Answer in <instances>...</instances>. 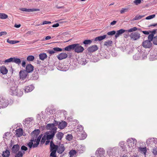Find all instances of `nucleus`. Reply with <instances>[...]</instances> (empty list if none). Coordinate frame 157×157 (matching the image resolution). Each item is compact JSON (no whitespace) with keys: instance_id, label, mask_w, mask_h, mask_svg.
<instances>
[{"instance_id":"42","label":"nucleus","mask_w":157,"mask_h":157,"mask_svg":"<svg viewBox=\"0 0 157 157\" xmlns=\"http://www.w3.org/2000/svg\"><path fill=\"white\" fill-rule=\"evenodd\" d=\"M140 55L138 53H136L133 56V58L135 60H138L140 58Z\"/></svg>"},{"instance_id":"39","label":"nucleus","mask_w":157,"mask_h":157,"mask_svg":"<svg viewBox=\"0 0 157 157\" xmlns=\"http://www.w3.org/2000/svg\"><path fill=\"white\" fill-rule=\"evenodd\" d=\"M66 139L68 141H71L73 139V136L71 134H68L66 136Z\"/></svg>"},{"instance_id":"43","label":"nucleus","mask_w":157,"mask_h":157,"mask_svg":"<svg viewBox=\"0 0 157 157\" xmlns=\"http://www.w3.org/2000/svg\"><path fill=\"white\" fill-rule=\"evenodd\" d=\"M155 14L151 15L145 18V19L146 20H150L154 18L155 17Z\"/></svg>"},{"instance_id":"15","label":"nucleus","mask_w":157,"mask_h":157,"mask_svg":"<svg viewBox=\"0 0 157 157\" xmlns=\"http://www.w3.org/2000/svg\"><path fill=\"white\" fill-rule=\"evenodd\" d=\"M67 125V123L65 121H63L61 122H59L58 128L61 129H64Z\"/></svg>"},{"instance_id":"41","label":"nucleus","mask_w":157,"mask_h":157,"mask_svg":"<svg viewBox=\"0 0 157 157\" xmlns=\"http://www.w3.org/2000/svg\"><path fill=\"white\" fill-rule=\"evenodd\" d=\"M92 43V41L90 40H85L83 42L85 44H90Z\"/></svg>"},{"instance_id":"31","label":"nucleus","mask_w":157,"mask_h":157,"mask_svg":"<svg viewBox=\"0 0 157 157\" xmlns=\"http://www.w3.org/2000/svg\"><path fill=\"white\" fill-rule=\"evenodd\" d=\"M144 15H137L134 18L133 21H135L141 19L142 18L144 17Z\"/></svg>"},{"instance_id":"44","label":"nucleus","mask_w":157,"mask_h":157,"mask_svg":"<svg viewBox=\"0 0 157 157\" xmlns=\"http://www.w3.org/2000/svg\"><path fill=\"white\" fill-rule=\"evenodd\" d=\"M139 149L140 151L143 152L145 154L147 152V149L146 147H140Z\"/></svg>"},{"instance_id":"54","label":"nucleus","mask_w":157,"mask_h":157,"mask_svg":"<svg viewBox=\"0 0 157 157\" xmlns=\"http://www.w3.org/2000/svg\"><path fill=\"white\" fill-rule=\"evenodd\" d=\"M51 23V22L50 21H44L43 22L42 24H41V25H44L50 24Z\"/></svg>"},{"instance_id":"56","label":"nucleus","mask_w":157,"mask_h":157,"mask_svg":"<svg viewBox=\"0 0 157 157\" xmlns=\"http://www.w3.org/2000/svg\"><path fill=\"white\" fill-rule=\"evenodd\" d=\"M48 52L49 53L51 54H52L55 52L53 49V50H49Z\"/></svg>"},{"instance_id":"19","label":"nucleus","mask_w":157,"mask_h":157,"mask_svg":"<svg viewBox=\"0 0 157 157\" xmlns=\"http://www.w3.org/2000/svg\"><path fill=\"white\" fill-rule=\"evenodd\" d=\"M16 135L18 137H20L22 136L23 134V129L21 128H19L16 130Z\"/></svg>"},{"instance_id":"2","label":"nucleus","mask_w":157,"mask_h":157,"mask_svg":"<svg viewBox=\"0 0 157 157\" xmlns=\"http://www.w3.org/2000/svg\"><path fill=\"white\" fill-rule=\"evenodd\" d=\"M42 136V134L39 135L37 138V139H31L30 140V142L27 144V146L29 148L31 149L33 147V148H35L38 147L39 144L41 139Z\"/></svg>"},{"instance_id":"33","label":"nucleus","mask_w":157,"mask_h":157,"mask_svg":"<svg viewBox=\"0 0 157 157\" xmlns=\"http://www.w3.org/2000/svg\"><path fill=\"white\" fill-rule=\"evenodd\" d=\"M8 17V15L4 13H0V18L5 19Z\"/></svg>"},{"instance_id":"63","label":"nucleus","mask_w":157,"mask_h":157,"mask_svg":"<svg viewBox=\"0 0 157 157\" xmlns=\"http://www.w3.org/2000/svg\"><path fill=\"white\" fill-rule=\"evenodd\" d=\"M116 23H117V21H113L111 23L110 25H115Z\"/></svg>"},{"instance_id":"57","label":"nucleus","mask_w":157,"mask_h":157,"mask_svg":"<svg viewBox=\"0 0 157 157\" xmlns=\"http://www.w3.org/2000/svg\"><path fill=\"white\" fill-rule=\"evenodd\" d=\"M54 122H55L53 123V124H54V127L56 126H57V125L58 126V124H59V122H58V121H56L55 120H54Z\"/></svg>"},{"instance_id":"58","label":"nucleus","mask_w":157,"mask_h":157,"mask_svg":"<svg viewBox=\"0 0 157 157\" xmlns=\"http://www.w3.org/2000/svg\"><path fill=\"white\" fill-rule=\"evenodd\" d=\"M26 63L25 61L23 60L22 61V66L23 67H25V66Z\"/></svg>"},{"instance_id":"25","label":"nucleus","mask_w":157,"mask_h":157,"mask_svg":"<svg viewBox=\"0 0 157 157\" xmlns=\"http://www.w3.org/2000/svg\"><path fill=\"white\" fill-rule=\"evenodd\" d=\"M107 36L106 35H104L102 36H100L96 37L95 38L94 40L95 41H101L105 39Z\"/></svg>"},{"instance_id":"30","label":"nucleus","mask_w":157,"mask_h":157,"mask_svg":"<svg viewBox=\"0 0 157 157\" xmlns=\"http://www.w3.org/2000/svg\"><path fill=\"white\" fill-rule=\"evenodd\" d=\"M76 153L77 152L75 150H72L70 151L69 153V155H70L69 157H73L74 155H75Z\"/></svg>"},{"instance_id":"62","label":"nucleus","mask_w":157,"mask_h":157,"mask_svg":"<svg viewBox=\"0 0 157 157\" xmlns=\"http://www.w3.org/2000/svg\"><path fill=\"white\" fill-rule=\"evenodd\" d=\"M51 38V36H47L45 38V40H47L50 39Z\"/></svg>"},{"instance_id":"14","label":"nucleus","mask_w":157,"mask_h":157,"mask_svg":"<svg viewBox=\"0 0 157 157\" xmlns=\"http://www.w3.org/2000/svg\"><path fill=\"white\" fill-rule=\"evenodd\" d=\"M67 56V54L65 53H61L57 56L58 59L59 60L65 59Z\"/></svg>"},{"instance_id":"12","label":"nucleus","mask_w":157,"mask_h":157,"mask_svg":"<svg viewBox=\"0 0 157 157\" xmlns=\"http://www.w3.org/2000/svg\"><path fill=\"white\" fill-rule=\"evenodd\" d=\"M20 78L23 80L27 76L28 72L25 70L21 71L19 72Z\"/></svg>"},{"instance_id":"5","label":"nucleus","mask_w":157,"mask_h":157,"mask_svg":"<svg viewBox=\"0 0 157 157\" xmlns=\"http://www.w3.org/2000/svg\"><path fill=\"white\" fill-rule=\"evenodd\" d=\"M129 36L131 40H136L140 38V35L139 33L136 32L132 33Z\"/></svg>"},{"instance_id":"52","label":"nucleus","mask_w":157,"mask_h":157,"mask_svg":"<svg viewBox=\"0 0 157 157\" xmlns=\"http://www.w3.org/2000/svg\"><path fill=\"white\" fill-rule=\"evenodd\" d=\"M152 152L154 155H157V148H154L153 149Z\"/></svg>"},{"instance_id":"13","label":"nucleus","mask_w":157,"mask_h":157,"mask_svg":"<svg viewBox=\"0 0 157 157\" xmlns=\"http://www.w3.org/2000/svg\"><path fill=\"white\" fill-rule=\"evenodd\" d=\"M20 149L19 145L18 144L13 145L12 148V152L13 153L16 154L17 153Z\"/></svg>"},{"instance_id":"1","label":"nucleus","mask_w":157,"mask_h":157,"mask_svg":"<svg viewBox=\"0 0 157 157\" xmlns=\"http://www.w3.org/2000/svg\"><path fill=\"white\" fill-rule=\"evenodd\" d=\"M9 93L11 95H19L18 92V85L14 80H11L9 83Z\"/></svg>"},{"instance_id":"7","label":"nucleus","mask_w":157,"mask_h":157,"mask_svg":"<svg viewBox=\"0 0 157 157\" xmlns=\"http://www.w3.org/2000/svg\"><path fill=\"white\" fill-rule=\"evenodd\" d=\"M56 144H58V148L57 152L59 154H61L64 151L65 149L64 145L63 144H61V142H59V144H58V141H57Z\"/></svg>"},{"instance_id":"3","label":"nucleus","mask_w":157,"mask_h":157,"mask_svg":"<svg viewBox=\"0 0 157 157\" xmlns=\"http://www.w3.org/2000/svg\"><path fill=\"white\" fill-rule=\"evenodd\" d=\"M58 148V145L54 144L53 141H51L50 144V150L51 152L50 156H57L56 153Z\"/></svg>"},{"instance_id":"47","label":"nucleus","mask_w":157,"mask_h":157,"mask_svg":"<svg viewBox=\"0 0 157 157\" xmlns=\"http://www.w3.org/2000/svg\"><path fill=\"white\" fill-rule=\"evenodd\" d=\"M29 118H27L25 119L23 121V124L24 125H25L26 123L28 124V122L29 121Z\"/></svg>"},{"instance_id":"36","label":"nucleus","mask_w":157,"mask_h":157,"mask_svg":"<svg viewBox=\"0 0 157 157\" xmlns=\"http://www.w3.org/2000/svg\"><path fill=\"white\" fill-rule=\"evenodd\" d=\"M47 140V138L46 137V135H44L42 137L41 140L40 141V144H43L45 142L46 140Z\"/></svg>"},{"instance_id":"45","label":"nucleus","mask_w":157,"mask_h":157,"mask_svg":"<svg viewBox=\"0 0 157 157\" xmlns=\"http://www.w3.org/2000/svg\"><path fill=\"white\" fill-rule=\"evenodd\" d=\"M116 31H112L110 32H109L107 33V34L108 35H113L116 33Z\"/></svg>"},{"instance_id":"26","label":"nucleus","mask_w":157,"mask_h":157,"mask_svg":"<svg viewBox=\"0 0 157 157\" xmlns=\"http://www.w3.org/2000/svg\"><path fill=\"white\" fill-rule=\"evenodd\" d=\"M10 152L8 150H6L5 151L3 152L2 156L3 157H9L10 155Z\"/></svg>"},{"instance_id":"8","label":"nucleus","mask_w":157,"mask_h":157,"mask_svg":"<svg viewBox=\"0 0 157 157\" xmlns=\"http://www.w3.org/2000/svg\"><path fill=\"white\" fill-rule=\"evenodd\" d=\"M74 50L75 52L77 53L82 52L84 49L79 44H75Z\"/></svg>"},{"instance_id":"53","label":"nucleus","mask_w":157,"mask_h":157,"mask_svg":"<svg viewBox=\"0 0 157 157\" xmlns=\"http://www.w3.org/2000/svg\"><path fill=\"white\" fill-rule=\"evenodd\" d=\"M127 10V9L123 8L121 10L120 13H121L122 14L124 12H126Z\"/></svg>"},{"instance_id":"50","label":"nucleus","mask_w":157,"mask_h":157,"mask_svg":"<svg viewBox=\"0 0 157 157\" xmlns=\"http://www.w3.org/2000/svg\"><path fill=\"white\" fill-rule=\"evenodd\" d=\"M53 49L55 51V52H60L62 51V49L61 48L58 47L54 48H53Z\"/></svg>"},{"instance_id":"24","label":"nucleus","mask_w":157,"mask_h":157,"mask_svg":"<svg viewBox=\"0 0 157 157\" xmlns=\"http://www.w3.org/2000/svg\"><path fill=\"white\" fill-rule=\"evenodd\" d=\"M64 134L63 133L59 132L56 134V137L57 139L61 140Z\"/></svg>"},{"instance_id":"29","label":"nucleus","mask_w":157,"mask_h":157,"mask_svg":"<svg viewBox=\"0 0 157 157\" xmlns=\"http://www.w3.org/2000/svg\"><path fill=\"white\" fill-rule=\"evenodd\" d=\"M40 59L41 60H44L47 57V55L44 53L40 54L39 55Z\"/></svg>"},{"instance_id":"46","label":"nucleus","mask_w":157,"mask_h":157,"mask_svg":"<svg viewBox=\"0 0 157 157\" xmlns=\"http://www.w3.org/2000/svg\"><path fill=\"white\" fill-rule=\"evenodd\" d=\"M57 127H54L52 128V130H51L50 131H51L53 133L55 134L57 132Z\"/></svg>"},{"instance_id":"32","label":"nucleus","mask_w":157,"mask_h":157,"mask_svg":"<svg viewBox=\"0 0 157 157\" xmlns=\"http://www.w3.org/2000/svg\"><path fill=\"white\" fill-rule=\"evenodd\" d=\"M34 59V57L33 56H29L27 58V60L28 61H33Z\"/></svg>"},{"instance_id":"16","label":"nucleus","mask_w":157,"mask_h":157,"mask_svg":"<svg viewBox=\"0 0 157 157\" xmlns=\"http://www.w3.org/2000/svg\"><path fill=\"white\" fill-rule=\"evenodd\" d=\"M98 49V48L97 45H94L89 47L87 50L89 52H93L97 51Z\"/></svg>"},{"instance_id":"59","label":"nucleus","mask_w":157,"mask_h":157,"mask_svg":"<svg viewBox=\"0 0 157 157\" xmlns=\"http://www.w3.org/2000/svg\"><path fill=\"white\" fill-rule=\"evenodd\" d=\"M142 32L144 34L146 35H148L150 33V32L147 31H142Z\"/></svg>"},{"instance_id":"38","label":"nucleus","mask_w":157,"mask_h":157,"mask_svg":"<svg viewBox=\"0 0 157 157\" xmlns=\"http://www.w3.org/2000/svg\"><path fill=\"white\" fill-rule=\"evenodd\" d=\"M12 60H13V58H10L9 59H7L4 61H3V62L6 64H8L9 63H10L11 62H12Z\"/></svg>"},{"instance_id":"18","label":"nucleus","mask_w":157,"mask_h":157,"mask_svg":"<svg viewBox=\"0 0 157 157\" xmlns=\"http://www.w3.org/2000/svg\"><path fill=\"white\" fill-rule=\"evenodd\" d=\"M33 67L31 64H28L27 65L26 67V71L28 73H30L33 71Z\"/></svg>"},{"instance_id":"40","label":"nucleus","mask_w":157,"mask_h":157,"mask_svg":"<svg viewBox=\"0 0 157 157\" xmlns=\"http://www.w3.org/2000/svg\"><path fill=\"white\" fill-rule=\"evenodd\" d=\"M154 35L153 34H150L149 35L148 37V40H149L150 41H151V42L152 40H153V39L154 38Z\"/></svg>"},{"instance_id":"10","label":"nucleus","mask_w":157,"mask_h":157,"mask_svg":"<svg viewBox=\"0 0 157 157\" xmlns=\"http://www.w3.org/2000/svg\"><path fill=\"white\" fill-rule=\"evenodd\" d=\"M142 46L145 48H150L152 46V44L149 40H147L142 43Z\"/></svg>"},{"instance_id":"51","label":"nucleus","mask_w":157,"mask_h":157,"mask_svg":"<svg viewBox=\"0 0 157 157\" xmlns=\"http://www.w3.org/2000/svg\"><path fill=\"white\" fill-rule=\"evenodd\" d=\"M21 149L22 151H25L28 150V148L25 146L23 145L21 147Z\"/></svg>"},{"instance_id":"37","label":"nucleus","mask_w":157,"mask_h":157,"mask_svg":"<svg viewBox=\"0 0 157 157\" xmlns=\"http://www.w3.org/2000/svg\"><path fill=\"white\" fill-rule=\"evenodd\" d=\"M17 153H16V155H15V157H22L23 155V154L21 151L17 152Z\"/></svg>"},{"instance_id":"64","label":"nucleus","mask_w":157,"mask_h":157,"mask_svg":"<svg viewBox=\"0 0 157 157\" xmlns=\"http://www.w3.org/2000/svg\"><path fill=\"white\" fill-rule=\"evenodd\" d=\"M21 26V25L20 24L17 25L15 24L14 25V27L17 28H19Z\"/></svg>"},{"instance_id":"11","label":"nucleus","mask_w":157,"mask_h":157,"mask_svg":"<svg viewBox=\"0 0 157 157\" xmlns=\"http://www.w3.org/2000/svg\"><path fill=\"white\" fill-rule=\"evenodd\" d=\"M40 132V131L39 129H35L31 133V135L32 137V139H35L38 136Z\"/></svg>"},{"instance_id":"17","label":"nucleus","mask_w":157,"mask_h":157,"mask_svg":"<svg viewBox=\"0 0 157 157\" xmlns=\"http://www.w3.org/2000/svg\"><path fill=\"white\" fill-rule=\"evenodd\" d=\"M20 10L22 11L27 12L38 11L39 10V9H27V8H21L20 9Z\"/></svg>"},{"instance_id":"6","label":"nucleus","mask_w":157,"mask_h":157,"mask_svg":"<svg viewBox=\"0 0 157 157\" xmlns=\"http://www.w3.org/2000/svg\"><path fill=\"white\" fill-rule=\"evenodd\" d=\"M44 135H46L47 140H51V141H53V139L55 134L50 131L46 132Z\"/></svg>"},{"instance_id":"20","label":"nucleus","mask_w":157,"mask_h":157,"mask_svg":"<svg viewBox=\"0 0 157 157\" xmlns=\"http://www.w3.org/2000/svg\"><path fill=\"white\" fill-rule=\"evenodd\" d=\"M75 44L68 45V46L64 48V50L68 51H70L71 50H74L75 46Z\"/></svg>"},{"instance_id":"60","label":"nucleus","mask_w":157,"mask_h":157,"mask_svg":"<svg viewBox=\"0 0 157 157\" xmlns=\"http://www.w3.org/2000/svg\"><path fill=\"white\" fill-rule=\"evenodd\" d=\"M86 134H82V139H84L86 138Z\"/></svg>"},{"instance_id":"27","label":"nucleus","mask_w":157,"mask_h":157,"mask_svg":"<svg viewBox=\"0 0 157 157\" xmlns=\"http://www.w3.org/2000/svg\"><path fill=\"white\" fill-rule=\"evenodd\" d=\"M12 61V62L15 63L18 65H19L21 63V60L20 59L17 58L15 57L13 58Z\"/></svg>"},{"instance_id":"34","label":"nucleus","mask_w":157,"mask_h":157,"mask_svg":"<svg viewBox=\"0 0 157 157\" xmlns=\"http://www.w3.org/2000/svg\"><path fill=\"white\" fill-rule=\"evenodd\" d=\"M112 41L111 40H108L105 42L104 45L105 46H109L111 45Z\"/></svg>"},{"instance_id":"9","label":"nucleus","mask_w":157,"mask_h":157,"mask_svg":"<svg viewBox=\"0 0 157 157\" xmlns=\"http://www.w3.org/2000/svg\"><path fill=\"white\" fill-rule=\"evenodd\" d=\"M8 101L6 99H0V107L2 108L6 107L9 104Z\"/></svg>"},{"instance_id":"49","label":"nucleus","mask_w":157,"mask_h":157,"mask_svg":"<svg viewBox=\"0 0 157 157\" xmlns=\"http://www.w3.org/2000/svg\"><path fill=\"white\" fill-rule=\"evenodd\" d=\"M134 3L136 5H138L139 4H140L141 3V0H135L134 1Z\"/></svg>"},{"instance_id":"28","label":"nucleus","mask_w":157,"mask_h":157,"mask_svg":"<svg viewBox=\"0 0 157 157\" xmlns=\"http://www.w3.org/2000/svg\"><path fill=\"white\" fill-rule=\"evenodd\" d=\"M54 127V124L49 123L47 125L46 128L47 130H52Z\"/></svg>"},{"instance_id":"48","label":"nucleus","mask_w":157,"mask_h":157,"mask_svg":"<svg viewBox=\"0 0 157 157\" xmlns=\"http://www.w3.org/2000/svg\"><path fill=\"white\" fill-rule=\"evenodd\" d=\"M153 42L154 44L157 45V36L154 37Z\"/></svg>"},{"instance_id":"55","label":"nucleus","mask_w":157,"mask_h":157,"mask_svg":"<svg viewBox=\"0 0 157 157\" xmlns=\"http://www.w3.org/2000/svg\"><path fill=\"white\" fill-rule=\"evenodd\" d=\"M7 34V33L5 31L1 32H0V36L3 35H6Z\"/></svg>"},{"instance_id":"4","label":"nucleus","mask_w":157,"mask_h":157,"mask_svg":"<svg viewBox=\"0 0 157 157\" xmlns=\"http://www.w3.org/2000/svg\"><path fill=\"white\" fill-rule=\"evenodd\" d=\"M137 28L136 27H134L131 28L127 30H125L123 29H120L117 31L116 33L115 36V37L117 38L120 35L124 33V32H131L136 31L137 30Z\"/></svg>"},{"instance_id":"22","label":"nucleus","mask_w":157,"mask_h":157,"mask_svg":"<svg viewBox=\"0 0 157 157\" xmlns=\"http://www.w3.org/2000/svg\"><path fill=\"white\" fill-rule=\"evenodd\" d=\"M34 89V86L32 85H30L26 86L25 89L26 92L28 93L33 90Z\"/></svg>"},{"instance_id":"21","label":"nucleus","mask_w":157,"mask_h":157,"mask_svg":"<svg viewBox=\"0 0 157 157\" xmlns=\"http://www.w3.org/2000/svg\"><path fill=\"white\" fill-rule=\"evenodd\" d=\"M8 71V70L5 66H2L0 67V72L3 75L6 74Z\"/></svg>"},{"instance_id":"23","label":"nucleus","mask_w":157,"mask_h":157,"mask_svg":"<svg viewBox=\"0 0 157 157\" xmlns=\"http://www.w3.org/2000/svg\"><path fill=\"white\" fill-rule=\"evenodd\" d=\"M105 152V151L103 149L101 148H99L96 151L95 154L96 155H99V156L100 155H102L104 154Z\"/></svg>"},{"instance_id":"61","label":"nucleus","mask_w":157,"mask_h":157,"mask_svg":"<svg viewBox=\"0 0 157 157\" xmlns=\"http://www.w3.org/2000/svg\"><path fill=\"white\" fill-rule=\"evenodd\" d=\"M59 24L58 23H57L53 25L52 27H57L59 26Z\"/></svg>"},{"instance_id":"35","label":"nucleus","mask_w":157,"mask_h":157,"mask_svg":"<svg viewBox=\"0 0 157 157\" xmlns=\"http://www.w3.org/2000/svg\"><path fill=\"white\" fill-rule=\"evenodd\" d=\"M7 42L11 44H15L19 42V41H18L14 40H9V39H8L7 40Z\"/></svg>"}]
</instances>
